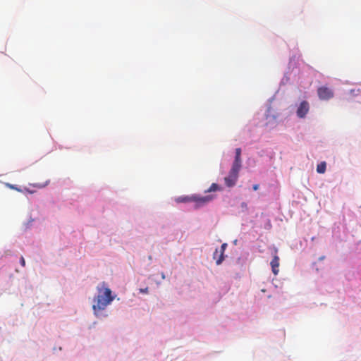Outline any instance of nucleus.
I'll return each mask as SVG.
<instances>
[{
	"label": "nucleus",
	"instance_id": "3",
	"mask_svg": "<svg viewBox=\"0 0 361 361\" xmlns=\"http://www.w3.org/2000/svg\"><path fill=\"white\" fill-rule=\"evenodd\" d=\"M214 198V196L212 195H209L206 196H200L197 195H193V200L192 202H194L197 207H201L202 205H204L212 201Z\"/></svg>",
	"mask_w": 361,
	"mask_h": 361
},
{
	"label": "nucleus",
	"instance_id": "2",
	"mask_svg": "<svg viewBox=\"0 0 361 361\" xmlns=\"http://www.w3.org/2000/svg\"><path fill=\"white\" fill-rule=\"evenodd\" d=\"M318 97L322 100H329L334 97V92L329 87L322 86L317 90Z\"/></svg>",
	"mask_w": 361,
	"mask_h": 361
},
{
	"label": "nucleus",
	"instance_id": "17",
	"mask_svg": "<svg viewBox=\"0 0 361 361\" xmlns=\"http://www.w3.org/2000/svg\"><path fill=\"white\" fill-rule=\"evenodd\" d=\"M259 185L258 184H255L252 186V188H253L254 190H257L259 189Z\"/></svg>",
	"mask_w": 361,
	"mask_h": 361
},
{
	"label": "nucleus",
	"instance_id": "10",
	"mask_svg": "<svg viewBox=\"0 0 361 361\" xmlns=\"http://www.w3.org/2000/svg\"><path fill=\"white\" fill-rule=\"evenodd\" d=\"M326 164L325 161H322L317 166V171L319 173H324L326 171Z\"/></svg>",
	"mask_w": 361,
	"mask_h": 361
},
{
	"label": "nucleus",
	"instance_id": "1",
	"mask_svg": "<svg viewBox=\"0 0 361 361\" xmlns=\"http://www.w3.org/2000/svg\"><path fill=\"white\" fill-rule=\"evenodd\" d=\"M97 295L94 298L93 310L95 313L97 311L104 310L114 300L111 289L105 282H102L97 287Z\"/></svg>",
	"mask_w": 361,
	"mask_h": 361
},
{
	"label": "nucleus",
	"instance_id": "6",
	"mask_svg": "<svg viewBox=\"0 0 361 361\" xmlns=\"http://www.w3.org/2000/svg\"><path fill=\"white\" fill-rule=\"evenodd\" d=\"M238 178V174L233 173L231 171H229L228 176L224 178L225 184L227 187H233L235 185Z\"/></svg>",
	"mask_w": 361,
	"mask_h": 361
},
{
	"label": "nucleus",
	"instance_id": "12",
	"mask_svg": "<svg viewBox=\"0 0 361 361\" xmlns=\"http://www.w3.org/2000/svg\"><path fill=\"white\" fill-rule=\"evenodd\" d=\"M49 182H50L49 180H47L43 183H33V184H32V185L35 188H43L46 187L47 185H48Z\"/></svg>",
	"mask_w": 361,
	"mask_h": 361
},
{
	"label": "nucleus",
	"instance_id": "11",
	"mask_svg": "<svg viewBox=\"0 0 361 361\" xmlns=\"http://www.w3.org/2000/svg\"><path fill=\"white\" fill-rule=\"evenodd\" d=\"M220 188L216 183H212L208 190H206V192H211L216 190H219Z\"/></svg>",
	"mask_w": 361,
	"mask_h": 361
},
{
	"label": "nucleus",
	"instance_id": "16",
	"mask_svg": "<svg viewBox=\"0 0 361 361\" xmlns=\"http://www.w3.org/2000/svg\"><path fill=\"white\" fill-rule=\"evenodd\" d=\"M20 264L23 267H25V261L23 258V257H20Z\"/></svg>",
	"mask_w": 361,
	"mask_h": 361
},
{
	"label": "nucleus",
	"instance_id": "4",
	"mask_svg": "<svg viewBox=\"0 0 361 361\" xmlns=\"http://www.w3.org/2000/svg\"><path fill=\"white\" fill-rule=\"evenodd\" d=\"M227 247L226 243H223L219 250H216L213 254V258L216 260V264L219 265L224 259V252Z\"/></svg>",
	"mask_w": 361,
	"mask_h": 361
},
{
	"label": "nucleus",
	"instance_id": "8",
	"mask_svg": "<svg viewBox=\"0 0 361 361\" xmlns=\"http://www.w3.org/2000/svg\"><path fill=\"white\" fill-rule=\"evenodd\" d=\"M241 168V159H234L232 167L230 170L233 173H239Z\"/></svg>",
	"mask_w": 361,
	"mask_h": 361
},
{
	"label": "nucleus",
	"instance_id": "14",
	"mask_svg": "<svg viewBox=\"0 0 361 361\" xmlns=\"http://www.w3.org/2000/svg\"><path fill=\"white\" fill-rule=\"evenodd\" d=\"M8 186L10 188L13 189V190H16L19 191V192L21 191V190L20 188H18L16 185H11V184H8Z\"/></svg>",
	"mask_w": 361,
	"mask_h": 361
},
{
	"label": "nucleus",
	"instance_id": "18",
	"mask_svg": "<svg viewBox=\"0 0 361 361\" xmlns=\"http://www.w3.org/2000/svg\"><path fill=\"white\" fill-rule=\"evenodd\" d=\"M25 190H26L27 192H29L30 193H32V192H33L32 191H30V190H27V189H25Z\"/></svg>",
	"mask_w": 361,
	"mask_h": 361
},
{
	"label": "nucleus",
	"instance_id": "7",
	"mask_svg": "<svg viewBox=\"0 0 361 361\" xmlns=\"http://www.w3.org/2000/svg\"><path fill=\"white\" fill-rule=\"evenodd\" d=\"M270 264L274 274L277 275L279 271V257L277 255H274Z\"/></svg>",
	"mask_w": 361,
	"mask_h": 361
},
{
	"label": "nucleus",
	"instance_id": "15",
	"mask_svg": "<svg viewBox=\"0 0 361 361\" xmlns=\"http://www.w3.org/2000/svg\"><path fill=\"white\" fill-rule=\"evenodd\" d=\"M140 293H148V288H140Z\"/></svg>",
	"mask_w": 361,
	"mask_h": 361
},
{
	"label": "nucleus",
	"instance_id": "13",
	"mask_svg": "<svg viewBox=\"0 0 361 361\" xmlns=\"http://www.w3.org/2000/svg\"><path fill=\"white\" fill-rule=\"evenodd\" d=\"M241 149L240 148H236L235 149V159H241Z\"/></svg>",
	"mask_w": 361,
	"mask_h": 361
},
{
	"label": "nucleus",
	"instance_id": "5",
	"mask_svg": "<svg viewBox=\"0 0 361 361\" xmlns=\"http://www.w3.org/2000/svg\"><path fill=\"white\" fill-rule=\"evenodd\" d=\"M310 106L307 102L303 101L300 103V106L297 109V116L299 118H304L308 113Z\"/></svg>",
	"mask_w": 361,
	"mask_h": 361
},
{
	"label": "nucleus",
	"instance_id": "9",
	"mask_svg": "<svg viewBox=\"0 0 361 361\" xmlns=\"http://www.w3.org/2000/svg\"><path fill=\"white\" fill-rule=\"evenodd\" d=\"M193 195L191 196H180L176 199V202L178 203H186L192 202Z\"/></svg>",
	"mask_w": 361,
	"mask_h": 361
}]
</instances>
